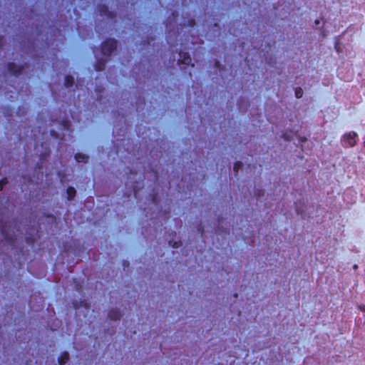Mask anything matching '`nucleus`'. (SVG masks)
Listing matches in <instances>:
<instances>
[{
	"label": "nucleus",
	"mask_w": 365,
	"mask_h": 365,
	"mask_svg": "<svg viewBox=\"0 0 365 365\" xmlns=\"http://www.w3.org/2000/svg\"><path fill=\"white\" fill-rule=\"evenodd\" d=\"M1 40H2V37H1V36H0V41H1Z\"/></svg>",
	"instance_id": "obj_26"
},
{
	"label": "nucleus",
	"mask_w": 365,
	"mask_h": 365,
	"mask_svg": "<svg viewBox=\"0 0 365 365\" xmlns=\"http://www.w3.org/2000/svg\"><path fill=\"white\" fill-rule=\"evenodd\" d=\"M242 167V163L240 161H237L234 163L233 170L235 173H237L240 169Z\"/></svg>",
	"instance_id": "obj_14"
},
{
	"label": "nucleus",
	"mask_w": 365,
	"mask_h": 365,
	"mask_svg": "<svg viewBox=\"0 0 365 365\" xmlns=\"http://www.w3.org/2000/svg\"><path fill=\"white\" fill-rule=\"evenodd\" d=\"M123 265L124 266H129V262L128 261H124L123 262Z\"/></svg>",
	"instance_id": "obj_22"
},
{
	"label": "nucleus",
	"mask_w": 365,
	"mask_h": 365,
	"mask_svg": "<svg viewBox=\"0 0 365 365\" xmlns=\"http://www.w3.org/2000/svg\"><path fill=\"white\" fill-rule=\"evenodd\" d=\"M9 181L6 177H4L1 180H0V191H1L4 188V186L8 184Z\"/></svg>",
	"instance_id": "obj_15"
},
{
	"label": "nucleus",
	"mask_w": 365,
	"mask_h": 365,
	"mask_svg": "<svg viewBox=\"0 0 365 365\" xmlns=\"http://www.w3.org/2000/svg\"><path fill=\"white\" fill-rule=\"evenodd\" d=\"M106 66V61L103 58H98L94 65L95 70L97 71H104Z\"/></svg>",
	"instance_id": "obj_7"
},
{
	"label": "nucleus",
	"mask_w": 365,
	"mask_h": 365,
	"mask_svg": "<svg viewBox=\"0 0 365 365\" xmlns=\"http://www.w3.org/2000/svg\"><path fill=\"white\" fill-rule=\"evenodd\" d=\"M118 47V41L115 38H108L101 44V53L105 56H110Z\"/></svg>",
	"instance_id": "obj_1"
},
{
	"label": "nucleus",
	"mask_w": 365,
	"mask_h": 365,
	"mask_svg": "<svg viewBox=\"0 0 365 365\" xmlns=\"http://www.w3.org/2000/svg\"><path fill=\"white\" fill-rule=\"evenodd\" d=\"M75 160L78 163H86L88 160V156L86 154L77 153L75 156Z\"/></svg>",
	"instance_id": "obj_10"
},
{
	"label": "nucleus",
	"mask_w": 365,
	"mask_h": 365,
	"mask_svg": "<svg viewBox=\"0 0 365 365\" xmlns=\"http://www.w3.org/2000/svg\"><path fill=\"white\" fill-rule=\"evenodd\" d=\"M74 84V78L71 75H66L64 78V86L71 88Z\"/></svg>",
	"instance_id": "obj_11"
},
{
	"label": "nucleus",
	"mask_w": 365,
	"mask_h": 365,
	"mask_svg": "<svg viewBox=\"0 0 365 365\" xmlns=\"http://www.w3.org/2000/svg\"><path fill=\"white\" fill-rule=\"evenodd\" d=\"M295 96L297 98H300L303 96V90L300 87H297L295 88L294 91Z\"/></svg>",
	"instance_id": "obj_13"
},
{
	"label": "nucleus",
	"mask_w": 365,
	"mask_h": 365,
	"mask_svg": "<svg viewBox=\"0 0 365 365\" xmlns=\"http://www.w3.org/2000/svg\"><path fill=\"white\" fill-rule=\"evenodd\" d=\"M122 317L121 312L118 309H112L108 312V317L110 320L118 321L120 320Z\"/></svg>",
	"instance_id": "obj_6"
},
{
	"label": "nucleus",
	"mask_w": 365,
	"mask_h": 365,
	"mask_svg": "<svg viewBox=\"0 0 365 365\" xmlns=\"http://www.w3.org/2000/svg\"><path fill=\"white\" fill-rule=\"evenodd\" d=\"M69 359V354L67 351H63L58 357L59 365H64Z\"/></svg>",
	"instance_id": "obj_8"
},
{
	"label": "nucleus",
	"mask_w": 365,
	"mask_h": 365,
	"mask_svg": "<svg viewBox=\"0 0 365 365\" xmlns=\"http://www.w3.org/2000/svg\"><path fill=\"white\" fill-rule=\"evenodd\" d=\"M195 21L194 19H192V20L189 21V25L193 26V25H195Z\"/></svg>",
	"instance_id": "obj_19"
},
{
	"label": "nucleus",
	"mask_w": 365,
	"mask_h": 365,
	"mask_svg": "<svg viewBox=\"0 0 365 365\" xmlns=\"http://www.w3.org/2000/svg\"><path fill=\"white\" fill-rule=\"evenodd\" d=\"M152 200H153V201L154 202H155V200H156V196H155V195H153V198H152Z\"/></svg>",
	"instance_id": "obj_23"
},
{
	"label": "nucleus",
	"mask_w": 365,
	"mask_h": 365,
	"mask_svg": "<svg viewBox=\"0 0 365 365\" xmlns=\"http://www.w3.org/2000/svg\"><path fill=\"white\" fill-rule=\"evenodd\" d=\"M181 245V242H174L173 245V247L174 248H178L180 247V245Z\"/></svg>",
	"instance_id": "obj_17"
},
{
	"label": "nucleus",
	"mask_w": 365,
	"mask_h": 365,
	"mask_svg": "<svg viewBox=\"0 0 365 365\" xmlns=\"http://www.w3.org/2000/svg\"><path fill=\"white\" fill-rule=\"evenodd\" d=\"M358 135L354 131H351L344 135V141L349 147H354L356 143V138Z\"/></svg>",
	"instance_id": "obj_3"
},
{
	"label": "nucleus",
	"mask_w": 365,
	"mask_h": 365,
	"mask_svg": "<svg viewBox=\"0 0 365 365\" xmlns=\"http://www.w3.org/2000/svg\"><path fill=\"white\" fill-rule=\"evenodd\" d=\"M50 153H51L50 149L48 148H46L44 152H43L40 155V160H45L47 157H48L50 155Z\"/></svg>",
	"instance_id": "obj_12"
},
{
	"label": "nucleus",
	"mask_w": 365,
	"mask_h": 365,
	"mask_svg": "<svg viewBox=\"0 0 365 365\" xmlns=\"http://www.w3.org/2000/svg\"><path fill=\"white\" fill-rule=\"evenodd\" d=\"M51 135L55 138H58V133L55 130H51Z\"/></svg>",
	"instance_id": "obj_18"
},
{
	"label": "nucleus",
	"mask_w": 365,
	"mask_h": 365,
	"mask_svg": "<svg viewBox=\"0 0 365 365\" xmlns=\"http://www.w3.org/2000/svg\"><path fill=\"white\" fill-rule=\"evenodd\" d=\"M98 11L101 16H106L110 19L115 18V13L109 11L108 6L105 4L99 5L98 7Z\"/></svg>",
	"instance_id": "obj_5"
},
{
	"label": "nucleus",
	"mask_w": 365,
	"mask_h": 365,
	"mask_svg": "<svg viewBox=\"0 0 365 365\" xmlns=\"http://www.w3.org/2000/svg\"><path fill=\"white\" fill-rule=\"evenodd\" d=\"M215 64H216V66H218V65H220V63H219V61H217L215 62Z\"/></svg>",
	"instance_id": "obj_24"
},
{
	"label": "nucleus",
	"mask_w": 365,
	"mask_h": 365,
	"mask_svg": "<svg viewBox=\"0 0 365 365\" xmlns=\"http://www.w3.org/2000/svg\"><path fill=\"white\" fill-rule=\"evenodd\" d=\"M66 194L68 200H72L76 197V190L73 187L68 186L66 189Z\"/></svg>",
	"instance_id": "obj_9"
},
{
	"label": "nucleus",
	"mask_w": 365,
	"mask_h": 365,
	"mask_svg": "<svg viewBox=\"0 0 365 365\" xmlns=\"http://www.w3.org/2000/svg\"><path fill=\"white\" fill-rule=\"evenodd\" d=\"M26 241L28 244L31 245L34 242V239H33L32 237H27L26 238Z\"/></svg>",
	"instance_id": "obj_16"
},
{
	"label": "nucleus",
	"mask_w": 365,
	"mask_h": 365,
	"mask_svg": "<svg viewBox=\"0 0 365 365\" xmlns=\"http://www.w3.org/2000/svg\"><path fill=\"white\" fill-rule=\"evenodd\" d=\"M1 233L4 235V237L6 239V233L4 229L1 230Z\"/></svg>",
	"instance_id": "obj_21"
},
{
	"label": "nucleus",
	"mask_w": 365,
	"mask_h": 365,
	"mask_svg": "<svg viewBox=\"0 0 365 365\" xmlns=\"http://www.w3.org/2000/svg\"><path fill=\"white\" fill-rule=\"evenodd\" d=\"M179 56L178 64L191 65L192 67L195 66L194 63H192V58L188 52L180 51Z\"/></svg>",
	"instance_id": "obj_4"
},
{
	"label": "nucleus",
	"mask_w": 365,
	"mask_h": 365,
	"mask_svg": "<svg viewBox=\"0 0 365 365\" xmlns=\"http://www.w3.org/2000/svg\"><path fill=\"white\" fill-rule=\"evenodd\" d=\"M37 168H41V166L38 165H38H37Z\"/></svg>",
	"instance_id": "obj_25"
},
{
	"label": "nucleus",
	"mask_w": 365,
	"mask_h": 365,
	"mask_svg": "<svg viewBox=\"0 0 365 365\" xmlns=\"http://www.w3.org/2000/svg\"><path fill=\"white\" fill-rule=\"evenodd\" d=\"M63 125L65 127H67L69 125V121L68 120H63Z\"/></svg>",
	"instance_id": "obj_20"
},
{
	"label": "nucleus",
	"mask_w": 365,
	"mask_h": 365,
	"mask_svg": "<svg viewBox=\"0 0 365 365\" xmlns=\"http://www.w3.org/2000/svg\"><path fill=\"white\" fill-rule=\"evenodd\" d=\"M8 71L17 76L20 75L24 69V65L17 66L14 62H9L6 66Z\"/></svg>",
	"instance_id": "obj_2"
}]
</instances>
